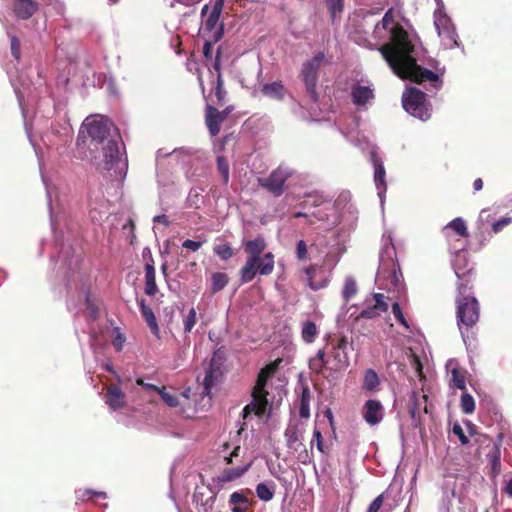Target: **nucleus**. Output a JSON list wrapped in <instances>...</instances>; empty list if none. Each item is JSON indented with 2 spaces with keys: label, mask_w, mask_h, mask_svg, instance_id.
Listing matches in <instances>:
<instances>
[{
  "label": "nucleus",
  "mask_w": 512,
  "mask_h": 512,
  "mask_svg": "<svg viewBox=\"0 0 512 512\" xmlns=\"http://www.w3.org/2000/svg\"><path fill=\"white\" fill-rule=\"evenodd\" d=\"M383 30L389 31L391 42L384 44L378 50L393 72L400 78L417 83L429 81L436 90L440 89L442 82L438 74L417 64V57L421 50L418 39L409 35L400 25L395 24L392 9L386 11L381 22L376 24L373 32L375 38H383Z\"/></svg>",
  "instance_id": "f257e3e1"
},
{
  "label": "nucleus",
  "mask_w": 512,
  "mask_h": 512,
  "mask_svg": "<svg viewBox=\"0 0 512 512\" xmlns=\"http://www.w3.org/2000/svg\"><path fill=\"white\" fill-rule=\"evenodd\" d=\"M112 127V123L106 117L89 116L84 120L80 134L86 130L93 143L103 145L104 169L113 171L116 178L122 179L126 175L128 163L121 152L123 143L119 136H111Z\"/></svg>",
  "instance_id": "f03ea898"
},
{
  "label": "nucleus",
  "mask_w": 512,
  "mask_h": 512,
  "mask_svg": "<svg viewBox=\"0 0 512 512\" xmlns=\"http://www.w3.org/2000/svg\"><path fill=\"white\" fill-rule=\"evenodd\" d=\"M464 260L465 255L457 253L453 264L455 274L460 280L457 285L458 294L456 297V318L462 337H464L463 329L473 327L479 320V303L477 299L471 295L470 288L468 287L471 269H468L465 272L458 266V262Z\"/></svg>",
  "instance_id": "7ed1b4c3"
},
{
  "label": "nucleus",
  "mask_w": 512,
  "mask_h": 512,
  "mask_svg": "<svg viewBox=\"0 0 512 512\" xmlns=\"http://www.w3.org/2000/svg\"><path fill=\"white\" fill-rule=\"evenodd\" d=\"M396 251L390 234H384L383 246L379 255V267L376 281L380 286L390 289L396 288L402 277L399 264L395 258Z\"/></svg>",
  "instance_id": "20e7f679"
},
{
  "label": "nucleus",
  "mask_w": 512,
  "mask_h": 512,
  "mask_svg": "<svg viewBox=\"0 0 512 512\" xmlns=\"http://www.w3.org/2000/svg\"><path fill=\"white\" fill-rule=\"evenodd\" d=\"M265 248L266 242L262 236L244 242V249L248 254V258L240 270V280L242 283L251 282L257 275L256 266L259 262V256L264 252Z\"/></svg>",
  "instance_id": "39448f33"
},
{
  "label": "nucleus",
  "mask_w": 512,
  "mask_h": 512,
  "mask_svg": "<svg viewBox=\"0 0 512 512\" xmlns=\"http://www.w3.org/2000/svg\"><path fill=\"white\" fill-rule=\"evenodd\" d=\"M402 105L406 112L422 121L428 120L431 116L426 94L419 89H407L402 96Z\"/></svg>",
  "instance_id": "423d86ee"
},
{
  "label": "nucleus",
  "mask_w": 512,
  "mask_h": 512,
  "mask_svg": "<svg viewBox=\"0 0 512 512\" xmlns=\"http://www.w3.org/2000/svg\"><path fill=\"white\" fill-rule=\"evenodd\" d=\"M325 62V54L323 52H318L313 58L305 61L301 68V79L304 82L306 92L314 102L318 100L316 86L319 77V70L321 65Z\"/></svg>",
  "instance_id": "0eeeda50"
},
{
  "label": "nucleus",
  "mask_w": 512,
  "mask_h": 512,
  "mask_svg": "<svg viewBox=\"0 0 512 512\" xmlns=\"http://www.w3.org/2000/svg\"><path fill=\"white\" fill-rule=\"evenodd\" d=\"M272 372L273 368L268 367L260 371L253 390V400L243 409L244 416L250 412H254L257 416H263L265 414L268 406L265 386Z\"/></svg>",
  "instance_id": "6e6552de"
},
{
  "label": "nucleus",
  "mask_w": 512,
  "mask_h": 512,
  "mask_svg": "<svg viewBox=\"0 0 512 512\" xmlns=\"http://www.w3.org/2000/svg\"><path fill=\"white\" fill-rule=\"evenodd\" d=\"M293 175L294 170L291 167L282 164L273 170L268 177L258 178V183L275 197H279L284 192L285 182Z\"/></svg>",
  "instance_id": "1a4fd4ad"
},
{
  "label": "nucleus",
  "mask_w": 512,
  "mask_h": 512,
  "mask_svg": "<svg viewBox=\"0 0 512 512\" xmlns=\"http://www.w3.org/2000/svg\"><path fill=\"white\" fill-rule=\"evenodd\" d=\"M357 146H360L362 150L369 149V159L374 167V182L376 189L378 191V196L380 198L381 205L384 204L385 193L387 190V185L385 181L386 172L383 165L382 160L378 157L375 147L370 144L368 141H358L356 143Z\"/></svg>",
  "instance_id": "9d476101"
},
{
  "label": "nucleus",
  "mask_w": 512,
  "mask_h": 512,
  "mask_svg": "<svg viewBox=\"0 0 512 512\" xmlns=\"http://www.w3.org/2000/svg\"><path fill=\"white\" fill-rule=\"evenodd\" d=\"M223 5L224 0H215L209 15L200 28L203 36L212 39L214 42H218L223 36V25L219 23Z\"/></svg>",
  "instance_id": "9b49d317"
},
{
  "label": "nucleus",
  "mask_w": 512,
  "mask_h": 512,
  "mask_svg": "<svg viewBox=\"0 0 512 512\" xmlns=\"http://www.w3.org/2000/svg\"><path fill=\"white\" fill-rule=\"evenodd\" d=\"M72 135V128L68 123H57L41 136V140L47 148H59L67 145L72 140Z\"/></svg>",
  "instance_id": "f8f14e48"
},
{
  "label": "nucleus",
  "mask_w": 512,
  "mask_h": 512,
  "mask_svg": "<svg viewBox=\"0 0 512 512\" xmlns=\"http://www.w3.org/2000/svg\"><path fill=\"white\" fill-rule=\"evenodd\" d=\"M160 157H170L172 161L182 165L190 164L194 159L200 158L199 150L190 147L176 148L171 152L159 149L157 151V158Z\"/></svg>",
  "instance_id": "ddd939ff"
},
{
  "label": "nucleus",
  "mask_w": 512,
  "mask_h": 512,
  "mask_svg": "<svg viewBox=\"0 0 512 512\" xmlns=\"http://www.w3.org/2000/svg\"><path fill=\"white\" fill-rule=\"evenodd\" d=\"M386 297L381 293H374L372 302L367 299L366 307L361 311L359 318L373 319L381 315V313L388 310V303L385 301Z\"/></svg>",
  "instance_id": "4468645a"
},
{
  "label": "nucleus",
  "mask_w": 512,
  "mask_h": 512,
  "mask_svg": "<svg viewBox=\"0 0 512 512\" xmlns=\"http://www.w3.org/2000/svg\"><path fill=\"white\" fill-rule=\"evenodd\" d=\"M108 202L102 194L95 193L89 197V216L95 223H100L108 215Z\"/></svg>",
  "instance_id": "2eb2a0df"
},
{
  "label": "nucleus",
  "mask_w": 512,
  "mask_h": 512,
  "mask_svg": "<svg viewBox=\"0 0 512 512\" xmlns=\"http://www.w3.org/2000/svg\"><path fill=\"white\" fill-rule=\"evenodd\" d=\"M362 415L370 426H375L382 421L384 408L378 400L370 399L365 402Z\"/></svg>",
  "instance_id": "dca6fc26"
},
{
  "label": "nucleus",
  "mask_w": 512,
  "mask_h": 512,
  "mask_svg": "<svg viewBox=\"0 0 512 512\" xmlns=\"http://www.w3.org/2000/svg\"><path fill=\"white\" fill-rule=\"evenodd\" d=\"M228 109L218 111L212 106H207L205 121L208 130L212 136H216L220 132L221 123L225 120L228 115Z\"/></svg>",
  "instance_id": "f3484780"
},
{
  "label": "nucleus",
  "mask_w": 512,
  "mask_h": 512,
  "mask_svg": "<svg viewBox=\"0 0 512 512\" xmlns=\"http://www.w3.org/2000/svg\"><path fill=\"white\" fill-rule=\"evenodd\" d=\"M331 356L333 358L334 368L336 370L345 369L349 366L347 339L345 337L338 339L336 345L333 346Z\"/></svg>",
  "instance_id": "a211bd4d"
},
{
  "label": "nucleus",
  "mask_w": 512,
  "mask_h": 512,
  "mask_svg": "<svg viewBox=\"0 0 512 512\" xmlns=\"http://www.w3.org/2000/svg\"><path fill=\"white\" fill-rule=\"evenodd\" d=\"M304 272L307 276V284L312 290L317 291L327 286L328 280L321 267L310 266Z\"/></svg>",
  "instance_id": "6ab92c4d"
},
{
  "label": "nucleus",
  "mask_w": 512,
  "mask_h": 512,
  "mask_svg": "<svg viewBox=\"0 0 512 512\" xmlns=\"http://www.w3.org/2000/svg\"><path fill=\"white\" fill-rule=\"evenodd\" d=\"M462 500L456 492L451 490H445L440 504V512H465L461 507Z\"/></svg>",
  "instance_id": "aec40b11"
},
{
  "label": "nucleus",
  "mask_w": 512,
  "mask_h": 512,
  "mask_svg": "<svg viewBox=\"0 0 512 512\" xmlns=\"http://www.w3.org/2000/svg\"><path fill=\"white\" fill-rule=\"evenodd\" d=\"M106 404L113 410L122 409L126 404L125 393L116 385L107 387Z\"/></svg>",
  "instance_id": "412c9836"
},
{
  "label": "nucleus",
  "mask_w": 512,
  "mask_h": 512,
  "mask_svg": "<svg viewBox=\"0 0 512 512\" xmlns=\"http://www.w3.org/2000/svg\"><path fill=\"white\" fill-rule=\"evenodd\" d=\"M351 96L355 105L364 106L374 98V91L370 86L356 84L352 87Z\"/></svg>",
  "instance_id": "4be33fe9"
},
{
  "label": "nucleus",
  "mask_w": 512,
  "mask_h": 512,
  "mask_svg": "<svg viewBox=\"0 0 512 512\" xmlns=\"http://www.w3.org/2000/svg\"><path fill=\"white\" fill-rule=\"evenodd\" d=\"M37 10L33 0H14V13L23 20L29 19Z\"/></svg>",
  "instance_id": "5701e85b"
},
{
  "label": "nucleus",
  "mask_w": 512,
  "mask_h": 512,
  "mask_svg": "<svg viewBox=\"0 0 512 512\" xmlns=\"http://www.w3.org/2000/svg\"><path fill=\"white\" fill-rule=\"evenodd\" d=\"M285 437L289 448L298 451L299 449H305L302 443L303 431L297 426H289L285 431Z\"/></svg>",
  "instance_id": "b1692460"
},
{
  "label": "nucleus",
  "mask_w": 512,
  "mask_h": 512,
  "mask_svg": "<svg viewBox=\"0 0 512 512\" xmlns=\"http://www.w3.org/2000/svg\"><path fill=\"white\" fill-rule=\"evenodd\" d=\"M140 311L142 317L145 319L147 325L151 329V332L153 335H155L157 338L160 337V329L157 323L156 316L153 312V310L145 304L144 300L139 301Z\"/></svg>",
  "instance_id": "393cba45"
},
{
  "label": "nucleus",
  "mask_w": 512,
  "mask_h": 512,
  "mask_svg": "<svg viewBox=\"0 0 512 512\" xmlns=\"http://www.w3.org/2000/svg\"><path fill=\"white\" fill-rule=\"evenodd\" d=\"M274 265V255L271 252L265 253L262 257L260 255L256 266L257 273L261 276L270 275L274 270Z\"/></svg>",
  "instance_id": "a878e982"
},
{
  "label": "nucleus",
  "mask_w": 512,
  "mask_h": 512,
  "mask_svg": "<svg viewBox=\"0 0 512 512\" xmlns=\"http://www.w3.org/2000/svg\"><path fill=\"white\" fill-rule=\"evenodd\" d=\"M157 291L155 268L153 264L147 263L145 266V293L154 296Z\"/></svg>",
  "instance_id": "bb28decb"
},
{
  "label": "nucleus",
  "mask_w": 512,
  "mask_h": 512,
  "mask_svg": "<svg viewBox=\"0 0 512 512\" xmlns=\"http://www.w3.org/2000/svg\"><path fill=\"white\" fill-rule=\"evenodd\" d=\"M262 92L265 96L269 98L275 100H282L284 98L285 89L282 82L276 81L264 84L262 87Z\"/></svg>",
  "instance_id": "cd10ccee"
},
{
  "label": "nucleus",
  "mask_w": 512,
  "mask_h": 512,
  "mask_svg": "<svg viewBox=\"0 0 512 512\" xmlns=\"http://www.w3.org/2000/svg\"><path fill=\"white\" fill-rule=\"evenodd\" d=\"M438 36L440 37L442 45L445 48L452 49L459 45L458 35L454 25L449 27L447 30L445 29L443 33H438Z\"/></svg>",
  "instance_id": "c85d7f7f"
},
{
  "label": "nucleus",
  "mask_w": 512,
  "mask_h": 512,
  "mask_svg": "<svg viewBox=\"0 0 512 512\" xmlns=\"http://www.w3.org/2000/svg\"><path fill=\"white\" fill-rule=\"evenodd\" d=\"M311 392L307 385L302 387L299 414L302 418L310 417Z\"/></svg>",
  "instance_id": "c756f323"
},
{
  "label": "nucleus",
  "mask_w": 512,
  "mask_h": 512,
  "mask_svg": "<svg viewBox=\"0 0 512 512\" xmlns=\"http://www.w3.org/2000/svg\"><path fill=\"white\" fill-rule=\"evenodd\" d=\"M250 467H251V462L242 467L225 469L220 476V480L223 482H230L235 479H238L242 475H244L249 470Z\"/></svg>",
  "instance_id": "7c9ffc66"
},
{
  "label": "nucleus",
  "mask_w": 512,
  "mask_h": 512,
  "mask_svg": "<svg viewBox=\"0 0 512 512\" xmlns=\"http://www.w3.org/2000/svg\"><path fill=\"white\" fill-rule=\"evenodd\" d=\"M256 495L257 497L264 502H269L274 497L275 492V484L271 482L270 484L261 482L256 486Z\"/></svg>",
  "instance_id": "2f4dec72"
},
{
  "label": "nucleus",
  "mask_w": 512,
  "mask_h": 512,
  "mask_svg": "<svg viewBox=\"0 0 512 512\" xmlns=\"http://www.w3.org/2000/svg\"><path fill=\"white\" fill-rule=\"evenodd\" d=\"M213 362L214 358L212 359L210 369L206 372L205 378H204V387H203V394L206 396H209L211 393V388L217 381L220 372L218 369L213 368Z\"/></svg>",
  "instance_id": "473e14b6"
},
{
  "label": "nucleus",
  "mask_w": 512,
  "mask_h": 512,
  "mask_svg": "<svg viewBox=\"0 0 512 512\" xmlns=\"http://www.w3.org/2000/svg\"><path fill=\"white\" fill-rule=\"evenodd\" d=\"M229 501L233 505L232 512H246L248 509V500L240 492H233Z\"/></svg>",
  "instance_id": "72a5a7b5"
},
{
  "label": "nucleus",
  "mask_w": 512,
  "mask_h": 512,
  "mask_svg": "<svg viewBox=\"0 0 512 512\" xmlns=\"http://www.w3.org/2000/svg\"><path fill=\"white\" fill-rule=\"evenodd\" d=\"M434 26L437 33H443L445 29L447 30L449 27L453 26V24L451 19L445 13L441 10H436L434 12Z\"/></svg>",
  "instance_id": "f704fd0d"
},
{
  "label": "nucleus",
  "mask_w": 512,
  "mask_h": 512,
  "mask_svg": "<svg viewBox=\"0 0 512 512\" xmlns=\"http://www.w3.org/2000/svg\"><path fill=\"white\" fill-rule=\"evenodd\" d=\"M229 278L226 273L216 272L212 274L211 277V289L213 293H217L224 289V287L228 284Z\"/></svg>",
  "instance_id": "c9c22d12"
},
{
  "label": "nucleus",
  "mask_w": 512,
  "mask_h": 512,
  "mask_svg": "<svg viewBox=\"0 0 512 512\" xmlns=\"http://www.w3.org/2000/svg\"><path fill=\"white\" fill-rule=\"evenodd\" d=\"M318 334V328L312 321H306L302 325V338L306 343H312Z\"/></svg>",
  "instance_id": "e433bc0d"
},
{
  "label": "nucleus",
  "mask_w": 512,
  "mask_h": 512,
  "mask_svg": "<svg viewBox=\"0 0 512 512\" xmlns=\"http://www.w3.org/2000/svg\"><path fill=\"white\" fill-rule=\"evenodd\" d=\"M327 363L328 361L325 360V352L323 350H319L316 356L310 359L309 368L311 371L320 374Z\"/></svg>",
  "instance_id": "4c0bfd02"
},
{
  "label": "nucleus",
  "mask_w": 512,
  "mask_h": 512,
  "mask_svg": "<svg viewBox=\"0 0 512 512\" xmlns=\"http://www.w3.org/2000/svg\"><path fill=\"white\" fill-rule=\"evenodd\" d=\"M379 384V378L377 373L373 369H368L364 375L363 389L372 391Z\"/></svg>",
  "instance_id": "58836bf2"
},
{
  "label": "nucleus",
  "mask_w": 512,
  "mask_h": 512,
  "mask_svg": "<svg viewBox=\"0 0 512 512\" xmlns=\"http://www.w3.org/2000/svg\"><path fill=\"white\" fill-rule=\"evenodd\" d=\"M357 284L352 277H346L344 287L342 290V296L346 302H348L357 293Z\"/></svg>",
  "instance_id": "ea45409f"
},
{
  "label": "nucleus",
  "mask_w": 512,
  "mask_h": 512,
  "mask_svg": "<svg viewBox=\"0 0 512 512\" xmlns=\"http://www.w3.org/2000/svg\"><path fill=\"white\" fill-rule=\"evenodd\" d=\"M447 227L453 229L458 235H460L462 237H467L468 236V231H467L466 223L460 217H457V218L453 219L447 225Z\"/></svg>",
  "instance_id": "a19ab883"
},
{
  "label": "nucleus",
  "mask_w": 512,
  "mask_h": 512,
  "mask_svg": "<svg viewBox=\"0 0 512 512\" xmlns=\"http://www.w3.org/2000/svg\"><path fill=\"white\" fill-rule=\"evenodd\" d=\"M461 409L464 414H471L475 410L474 398L469 393L461 395Z\"/></svg>",
  "instance_id": "79ce46f5"
},
{
  "label": "nucleus",
  "mask_w": 512,
  "mask_h": 512,
  "mask_svg": "<svg viewBox=\"0 0 512 512\" xmlns=\"http://www.w3.org/2000/svg\"><path fill=\"white\" fill-rule=\"evenodd\" d=\"M488 458L490 460L492 472L494 474H498L501 469V462H500V451L497 446L493 448V451H491L488 455Z\"/></svg>",
  "instance_id": "37998d69"
},
{
  "label": "nucleus",
  "mask_w": 512,
  "mask_h": 512,
  "mask_svg": "<svg viewBox=\"0 0 512 512\" xmlns=\"http://www.w3.org/2000/svg\"><path fill=\"white\" fill-rule=\"evenodd\" d=\"M214 253L226 261L233 256V249L228 244H219L214 247Z\"/></svg>",
  "instance_id": "c03bdc74"
},
{
  "label": "nucleus",
  "mask_w": 512,
  "mask_h": 512,
  "mask_svg": "<svg viewBox=\"0 0 512 512\" xmlns=\"http://www.w3.org/2000/svg\"><path fill=\"white\" fill-rule=\"evenodd\" d=\"M93 496L105 499L106 493L102 492V491H94V490H90V489L76 491L77 500L84 501L86 499L92 498Z\"/></svg>",
  "instance_id": "a18cd8bd"
},
{
  "label": "nucleus",
  "mask_w": 512,
  "mask_h": 512,
  "mask_svg": "<svg viewBox=\"0 0 512 512\" xmlns=\"http://www.w3.org/2000/svg\"><path fill=\"white\" fill-rule=\"evenodd\" d=\"M451 382L453 386L460 390H464L466 388L465 377L460 373L457 368H452L451 370Z\"/></svg>",
  "instance_id": "49530a36"
},
{
  "label": "nucleus",
  "mask_w": 512,
  "mask_h": 512,
  "mask_svg": "<svg viewBox=\"0 0 512 512\" xmlns=\"http://www.w3.org/2000/svg\"><path fill=\"white\" fill-rule=\"evenodd\" d=\"M217 167L222 175L224 183L229 181V163L224 156L217 157Z\"/></svg>",
  "instance_id": "de8ad7c7"
},
{
  "label": "nucleus",
  "mask_w": 512,
  "mask_h": 512,
  "mask_svg": "<svg viewBox=\"0 0 512 512\" xmlns=\"http://www.w3.org/2000/svg\"><path fill=\"white\" fill-rule=\"evenodd\" d=\"M196 315H197L196 314V310L194 308H191L189 310L188 314L184 317L183 324H184V331L186 333L191 332V330L195 326V324H196Z\"/></svg>",
  "instance_id": "09e8293b"
},
{
  "label": "nucleus",
  "mask_w": 512,
  "mask_h": 512,
  "mask_svg": "<svg viewBox=\"0 0 512 512\" xmlns=\"http://www.w3.org/2000/svg\"><path fill=\"white\" fill-rule=\"evenodd\" d=\"M160 397L161 399L169 406V407H177L179 405L178 398L174 395L166 391V389L163 387L160 391Z\"/></svg>",
  "instance_id": "8fccbe9b"
},
{
  "label": "nucleus",
  "mask_w": 512,
  "mask_h": 512,
  "mask_svg": "<svg viewBox=\"0 0 512 512\" xmlns=\"http://www.w3.org/2000/svg\"><path fill=\"white\" fill-rule=\"evenodd\" d=\"M330 10L332 17L334 18L337 13H340L343 9L344 0H325Z\"/></svg>",
  "instance_id": "3c124183"
},
{
  "label": "nucleus",
  "mask_w": 512,
  "mask_h": 512,
  "mask_svg": "<svg viewBox=\"0 0 512 512\" xmlns=\"http://www.w3.org/2000/svg\"><path fill=\"white\" fill-rule=\"evenodd\" d=\"M83 308L89 310L91 317H96L97 308L92 304L88 294L84 295V299L82 300L80 307L77 309L82 310Z\"/></svg>",
  "instance_id": "603ef678"
},
{
  "label": "nucleus",
  "mask_w": 512,
  "mask_h": 512,
  "mask_svg": "<svg viewBox=\"0 0 512 512\" xmlns=\"http://www.w3.org/2000/svg\"><path fill=\"white\" fill-rule=\"evenodd\" d=\"M61 266L68 267L69 269L77 268L79 265V257L72 256L71 258H68V256H64L61 254L59 256Z\"/></svg>",
  "instance_id": "864d4df0"
},
{
  "label": "nucleus",
  "mask_w": 512,
  "mask_h": 512,
  "mask_svg": "<svg viewBox=\"0 0 512 512\" xmlns=\"http://www.w3.org/2000/svg\"><path fill=\"white\" fill-rule=\"evenodd\" d=\"M44 181V184H45V187H46V192H47V198H48V206H49V210H50V216H51V226H52V229L55 231L56 230V227H57V221L56 219L54 218L53 214H52V191L50 189V187L48 186V184L46 183V181L43 179Z\"/></svg>",
  "instance_id": "5fc2aeb1"
},
{
  "label": "nucleus",
  "mask_w": 512,
  "mask_h": 512,
  "mask_svg": "<svg viewBox=\"0 0 512 512\" xmlns=\"http://www.w3.org/2000/svg\"><path fill=\"white\" fill-rule=\"evenodd\" d=\"M10 42H11V53H12L13 57L16 60H19L20 59V41L16 36L12 35L10 37Z\"/></svg>",
  "instance_id": "6e6d98bb"
},
{
  "label": "nucleus",
  "mask_w": 512,
  "mask_h": 512,
  "mask_svg": "<svg viewBox=\"0 0 512 512\" xmlns=\"http://www.w3.org/2000/svg\"><path fill=\"white\" fill-rule=\"evenodd\" d=\"M203 244L204 241H195L187 239L182 243V246L190 251L196 252L202 247Z\"/></svg>",
  "instance_id": "4d7b16f0"
},
{
  "label": "nucleus",
  "mask_w": 512,
  "mask_h": 512,
  "mask_svg": "<svg viewBox=\"0 0 512 512\" xmlns=\"http://www.w3.org/2000/svg\"><path fill=\"white\" fill-rule=\"evenodd\" d=\"M452 431H453V433H454L455 435H457V436H458V438H459L460 442H461L463 445L468 444V442H469L468 437L464 434V431H463V429H462V427H461V425H460V424L455 423V424L453 425Z\"/></svg>",
  "instance_id": "13d9d810"
},
{
  "label": "nucleus",
  "mask_w": 512,
  "mask_h": 512,
  "mask_svg": "<svg viewBox=\"0 0 512 512\" xmlns=\"http://www.w3.org/2000/svg\"><path fill=\"white\" fill-rule=\"evenodd\" d=\"M296 255L299 260H304L307 256V246L305 241L300 240L296 246Z\"/></svg>",
  "instance_id": "bf43d9fd"
},
{
  "label": "nucleus",
  "mask_w": 512,
  "mask_h": 512,
  "mask_svg": "<svg viewBox=\"0 0 512 512\" xmlns=\"http://www.w3.org/2000/svg\"><path fill=\"white\" fill-rule=\"evenodd\" d=\"M314 442L316 443L317 449L323 453L324 447H323V441H322V434H321L320 430H318L317 428L314 429L311 445H313Z\"/></svg>",
  "instance_id": "052dcab7"
},
{
  "label": "nucleus",
  "mask_w": 512,
  "mask_h": 512,
  "mask_svg": "<svg viewBox=\"0 0 512 512\" xmlns=\"http://www.w3.org/2000/svg\"><path fill=\"white\" fill-rule=\"evenodd\" d=\"M213 43H215V42L212 39L205 37V42L203 45V54L207 60L212 58V44Z\"/></svg>",
  "instance_id": "680f3d73"
},
{
  "label": "nucleus",
  "mask_w": 512,
  "mask_h": 512,
  "mask_svg": "<svg viewBox=\"0 0 512 512\" xmlns=\"http://www.w3.org/2000/svg\"><path fill=\"white\" fill-rule=\"evenodd\" d=\"M383 503V495L377 496L369 505L366 512H378Z\"/></svg>",
  "instance_id": "e2e57ef3"
},
{
  "label": "nucleus",
  "mask_w": 512,
  "mask_h": 512,
  "mask_svg": "<svg viewBox=\"0 0 512 512\" xmlns=\"http://www.w3.org/2000/svg\"><path fill=\"white\" fill-rule=\"evenodd\" d=\"M511 222V218H502L492 225V230L495 233L500 232L505 226H507Z\"/></svg>",
  "instance_id": "0e129e2a"
},
{
  "label": "nucleus",
  "mask_w": 512,
  "mask_h": 512,
  "mask_svg": "<svg viewBox=\"0 0 512 512\" xmlns=\"http://www.w3.org/2000/svg\"><path fill=\"white\" fill-rule=\"evenodd\" d=\"M124 343H125L124 335L121 334L120 332H117V335L115 336V338L112 341L113 346L115 347V349L117 351H121L123 349Z\"/></svg>",
  "instance_id": "69168bd1"
},
{
  "label": "nucleus",
  "mask_w": 512,
  "mask_h": 512,
  "mask_svg": "<svg viewBox=\"0 0 512 512\" xmlns=\"http://www.w3.org/2000/svg\"><path fill=\"white\" fill-rule=\"evenodd\" d=\"M392 313L396 320H399L400 318L404 317L402 309H401L399 303H397V302L392 304Z\"/></svg>",
  "instance_id": "338daca9"
},
{
  "label": "nucleus",
  "mask_w": 512,
  "mask_h": 512,
  "mask_svg": "<svg viewBox=\"0 0 512 512\" xmlns=\"http://www.w3.org/2000/svg\"><path fill=\"white\" fill-rule=\"evenodd\" d=\"M241 448L240 446H236L234 447L233 451L230 453L229 456H225V460L227 461V463H232L233 462V457H238L239 456V452H240Z\"/></svg>",
  "instance_id": "774afa93"
}]
</instances>
